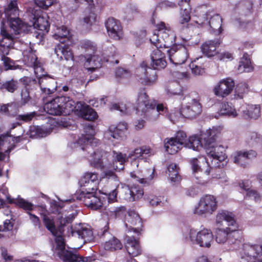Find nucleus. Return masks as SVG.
Listing matches in <instances>:
<instances>
[{
    "instance_id": "nucleus-1",
    "label": "nucleus",
    "mask_w": 262,
    "mask_h": 262,
    "mask_svg": "<svg viewBox=\"0 0 262 262\" xmlns=\"http://www.w3.org/2000/svg\"><path fill=\"white\" fill-rule=\"evenodd\" d=\"M54 2L55 0H35L36 6L32 10L34 21L29 25L23 22L18 17H12V16H16L18 10L16 0H11L4 11L7 19L10 21L9 31L12 32L16 36L18 37V35L22 33L29 31L33 26L34 29L41 30L44 32H48L50 29L48 17L46 14L39 15L37 8L47 9Z\"/></svg>"
},
{
    "instance_id": "nucleus-2",
    "label": "nucleus",
    "mask_w": 262,
    "mask_h": 262,
    "mask_svg": "<svg viewBox=\"0 0 262 262\" xmlns=\"http://www.w3.org/2000/svg\"><path fill=\"white\" fill-rule=\"evenodd\" d=\"M219 134L218 128L213 127L206 131L203 137L204 146L208 156L213 159L212 164L215 167L223 168L227 164V156L224 147L215 143L216 137Z\"/></svg>"
},
{
    "instance_id": "nucleus-3",
    "label": "nucleus",
    "mask_w": 262,
    "mask_h": 262,
    "mask_svg": "<svg viewBox=\"0 0 262 262\" xmlns=\"http://www.w3.org/2000/svg\"><path fill=\"white\" fill-rule=\"evenodd\" d=\"M4 20L2 21L1 34L2 38L0 40V54L5 70L16 69L13 61L6 55L9 54L10 50L14 48V44L17 40L18 36L10 32L8 33L3 28Z\"/></svg>"
},
{
    "instance_id": "nucleus-4",
    "label": "nucleus",
    "mask_w": 262,
    "mask_h": 262,
    "mask_svg": "<svg viewBox=\"0 0 262 262\" xmlns=\"http://www.w3.org/2000/svg\"><path fill=\"white\" fill-rule=\"evenodd\" d=\"M43 222L46 228L56 237L55 253L56 255L63 262H66L65 243L63 238L64 221L63 223H61V225L57 229L55 228L53 220L46 216L43 217Z\"/></svg>"
},
{
    "instance_id": "nucleus-5",
    "label": "nucleus",
    "mask_w": 262,
    "mask_h": 262,
    "mask_svg": "<svg viewBox=\"0 0 262 262\" xmlns=\"http://www.w3.org/2000/svg\"><path fill=\"white\" fill-rule=\"evenodd\" d=\"M187 103L183 106L180 112L172 113L168 115L169 119L174 123L181 116L185 118L192 119L201 114L202 111V105L200 102V97L196 94Z\"/></svg>"
},
{
    "instance_id": "nucleus-6",
    "label": "nucleus",
    "mask_w": 262,
    "mask_h": 262,
    "mask_svg": "<svg viewBox=\"0 0 262 262\" xmlns=\"http://www.w3.org/2000/svg\"><path fill=\"white\" fill-rule=\"evenodd\" d=\"M67 237L69 241L72 237L77 239L81 238L84 243H90L94 241L93 232L90 226L85 224H76L68 227Z\"/></svg>"
},
{
    "instance_id": "nucleus-7",
    "label": "nucleus",
    "mask_w": 262,
    "mask_h": 262,
    "mask_svg": "<svg viewBox=\"0 0 262 262\" xmlns=\"http://www.w3.org/2000/svg\"><path fill=\"white\" fill-rule=\"evenodd\" d=\"M136 75L137 80L145 85L154 84L157 80L156 72L149 68L145 61H142L136 69Z\"/></svg>"
},
{
    "instance_id": "nucleus-8",
    "label": "nucleus",
    "mask_w": 262,
    "mask_h": 262,
    "mask_svg": "<svg viewBox=\"0 0 262 262\" xmlns=\"http://www.w3.org/2000/svg\"><path fill=\"white\" fill-rule=\"evenodd\" d=\"M217 208V202L212 195L207 194L201 198L194 210V213L198 215L212 214Z\"/></svg>"
},
{
    "instance_id": "nucleus-9",
    "label": "nucleus",
    "mask_w": 262,
    "mask_h": 262,
    "mask_svg": "<svg viewBox=\"0 0 262 262\" xmlns=\"http://www.w3.org/2000/svg\"><path fill=\"white\" fill-rule=\"evenodd\" d=\"M189 237L193 243L199 245L201 247H209L213 240V235L211 231L207 229L197 231L191 229L189 231Z\"/></svg>"
},
{
    "instance_id": "nucleus-10",
    "label": "nucleus",
    "mask_w": 262,
    "mask_h": 262,
    "mask_svg": "<svg viewBox=\"0 0 262 262\" xmlns=\"http://www.w3.org/2000/svg\"><path fill=\"white\" fill-rule=\"evenodd\" d=\"M243 251V259L248 262H262V242L255 244H244Z\"/></svg>"
},
{
    "instance_id": "nucleus-11",
    "label": "nucleus",
    "mask_w": 262,
    "mask_h": 262,
    "mask_svg": "<svg viewBox=\"0 0 262 262\" xmlns=\"http://www.w3.org/2000/svg\"><path fill=\"white\" fill-rule=\"evenodd\" d=\"M76 200L83 202L84 205L93 210L100 208L103 205V201L98 197L93 194V192H86L82 191L79 195L74 194Z\"/></svg>"
},
{
    "instance_id": "nucleus-12",
    "label": "nucleus",
    "mask_w": 262,
    "mask_h": 262,
    "mask_svg": "<svg viewBox=\"0 0 262 262\" xmlns=\"http://www.w3.org/2000/svg\"><path fill=\"white\" fill-rule=\"evenodd\" d=\"M166 52L168 54L169 60L175 65L184 63L188 57L187 49L182 46H180L178 48L177 46H173Z\"/></svg>"
},
{
    "instance_id": "nucleus-13",
    "label": "nucleus",
    "mask_w": 262,
    "mask_h": 262,
    "mask_svg": "<svg viewBox=\"0 0 262 262\" xmlns=\"http://www.w3.org/2000/svg\"><path fill=\"white\" fill-rule=\"evenodd\" d=\"M53 37L59 41L55 48V54L59 60H62L66 58V28H57Z\"/></svg>"
},
{
    "instance_id": "nucleus-14",
    "label": "nucleus",
    "mask_w": 262,
    "mask_h": 262,
    "mask_svg": "<svg viewBox=\"0 0 262 262\" xmlns=\"http://www.w3.org/2000/svg\"><path fill=\"white\" fill-rule=\"evenodd\" d=\"M99 180L98 174L95 172L85 173L79 180L81 187H83L86 192L95 191L98 189Z\"/></svg>"
},
{
    "instance_id": "nucleus-15",
    "label": "nucleus",
    "mask_w": 262,
    "mask_h": 262,
    "mask_svg": "<svg viewBox=\"0 0 262 262\" xmlns=\"http://www.w3.org/2000/svg\"><path fill=\"white\" fill-rule=\"evenodd\" d=\"M65 97H57L45 103L44 110L49 114L60 115L64 110Z\"/></svg>"
},
{
    "instance_id": "nucleus-16",
    "label": "nucleus",
    "mask_w": 262,
    "mask_h": 262,
    "mask_svg": "<svg viewBox=\"0 0 262 262\" xmlns=\"http://www.w3.org/2000/svg\"><path fill=\"white\" fill-rule=\"evenodd\" d=\"M234 86V82L231 78L224 79L214 86L213 92L216 96L224 98L231 93Z\"/></svg>"
},
{
    "instance_id": "nucleus-17",
    "label": "nucleus",
    "mask_w": 262,
    "mask_h": 262,
    "mask_svg": "<svg viewBox=\"0 0 262 262\" xmlns=\"http://www.w3.org/2000/svg\"><path fill=\"white\" fill-rule=\"evenodd\" d=\"M156 27L158 31V35L166 43L164 44V46L168 47L175 43L176 34L168 25H166L164 23L160 22L156 25Z\"/></svg>"
},
{
    "instance_id": "nucleus-18",
    "label": "nucleus",
    "mask_w": 262,
    "mask_h": 262,
    "mask_svg": "<svg viewBox=\"0 0 262 262\" xmlns=\"http://www.w3.org/2000/svg\"><path fill=\"white\" fill-rule=\"evenodd\" d=\"M203 19L201 22L203 26H209L213 31L217 32L218 34L222 32V19L220 15L207 13L203 16Z\"/></svg>"
},
{
    "instance_id": "nucleus-19",
    "label": "nucleus",
    "mask_w": 262,
    "mask_h": 262,
    "mask_svg": "<svg viewBox=\"0 0 262 262\" xmlns=\"http://www.w3.org/2000/svg\"><path fill=\"white\" fill-rule=\"evenodd\" d=\"M84 134H82L77 141V144L79 145L82 150L85 149L84 147L82 146L83 144L85 145L86 148H89V145L92 146L98 142L97 140L94 137L95 129L92 125H86L84 127Z\"/></svg>"
},
{
    "instance_id": "nucleus-20",
    "label": "nucleus",
    "mask_w": 262,
    "mask_h": 262,
    "mask_svg": "<svg viewBox=\"0 0 262 262\" xmlns=\"http://www.w3.org/2000/svg\"><path fill=\"white\" fill-rule=\"evenodd\" d=\"M215 240L219 244L225 243L231 237L237 239L240 237L238 228L227 227L226 229H217L215 231Z\"/></svg>"
},
{
    "instance_id": "nucleus-21",
    "label": "nucleus",
    "mask_w": 262,
    "mask_h": 262,
    "mask_svg": "<svg viewBox=\"0 0 262 262\" xmlns=\"http://www.w3.org/2000/svg\"><path fill=\"white\" fill-rule=\"evenodd\" d=\"M105 25L108 35L111 38L116 40H119L121 38L122 27L119 20L112 17L108 18Z\"/></svg>"
},
{
    "instance_id": "nucleus-22",
    "label": "nucleus",
    "mask_w": 262,
    "mask_h": 262,
    "mask_svg": "<svg viewBox=\"0 0 262 262\" xmlns=\"http://www.w3.org/2000/svg\"><path fill=\"white\" fill-rule=\"evenodd\" d=\"M154 107V104L149 100L148 95L144 92V90L141 91L138 95L136 103L137 112L147 114L150 108H152Z\"/></svg>"
},
{
    "instance_id": "nucleus-23",
    "label": "nucleus",
    "mask_w": 262,
    "mask_h": 262,
    "mask_svg": "<svg viewBox=\"0 0 262 262\" xmlns=\"http://www.w3.org/2000/svg\"><path fill=\"white\" fill-rule=\"evenodd\" d=\"M191 164L193 173L201 172L202 174L208 176L213 169L210 167L206 159L203 157L193 158L191 160Z\"/></svg>"
},
{
    "instance_id": "nucleus-24",
    "label": "nucleus",
    "mask_w": 262,
    "mask_h": 262,
    "mask_svg": "<svg viewBox=\"0 0 262 262\" xmlns=\"http://www.w3.org/2000/svg\"><path fill=\"white\" fill-rule=\"evenodd\" d=\"M124 198L129 202H133L141 198L144 194L143 190L139 186L129 187L124 185L122 187Z\"/></svg>"
},
{
    "instance_id": "nucleus-25",
    "label": "nucleus",
    "mask_w": 262,
    "mask_h": 262,
    "mask_svg": "<svg viewBox=\"0 0 262 262\" xmlns=\"http://www.w3.org/2000/svg\"><path fill=\"white\" fill-rule=\"evenodd\" d=\"M150 58L151 66L154 69L161 70L165 68L167 65L165 55L163 51L156 49L152 51Z\"/></svg>"
},
{
    "instance_id": "nucleus-26",
    "label": "nucleus",
    "mask_w": 262,
    "mask_h": 262,
    "mask_svg": "<svg viewBox=\"0 0 262 262\" xmlns=\"http://www.w3.org/2000/svg\"><path fill=\"white\" fill-rule=\"evenodd\" d=\"M155 169L152 167L144 168L141 172H138L137 174L130 172L132 178L136 179L140 183L144 185L149 184L154 177Z\"/></svg>"
},
{
    "instance_id": "nucleus-27",
    "label": "nucleus",
    "mask_w": 262,
    "mask_h": 262,
    "mask_svg": "<svg viewBox=\"0 0 262 262\" xmlns=\"http://www.w3.org/2000/svg\"><path fill=\"white\" fill-rule=\"evenodd\" d=\"M224 221L227 223L229 227L238 228V225L234 219V215L231 212L226 210H222L217 213L215 219L216 224L222 226Z\"/></svg>"
},
{
    "instance_id": "nucleus-28",
    "label": "nucleus",
    "mask_w": 262,
    "mask_h": 262,
    "mask_svg": "<svg viewBox=\"0 0 262 262\" xmlns=\"http://www.w3.org/2000/svg\"><path fill=\"white\" fill-rule=\"evenodd\" d=\"M38 84L41 91L46 94H52L56 88L55 81L48 75H43L38 79Z\"/></svg>"
},
{
    "instance_id": "nucleus-29",
    "label": "nucleus",
    "mask_w": 262,
    "mask_h": 262,
    "mask_svg": "<svg viewBox=\"0 0 262 262\" xmlns=\"http://www.w3.org/2000/svg\"><path fill=\"white\" fill-rule=\"evenodd\" d=\"M221 44L219 39L210 40L205 42L201 47L202 53L207 57H212L217 53V48Z\"/></svg>"
},
{
    "instance_id": "nucleus-30",
    "label": "nucleus",
    "mask_w": 262,
    "mask_h": 262,
    "mask_svg": "<svg viewBox=\"0 0 262 262\" xmlns=\"http://www.w3.org/2000/svg\"><path fill=\"white\" fill-rule=\"evenodd\" d=\"M239 111L246 119H256L260 115V107L257 105H243L240 107Z\"/></svg>"
},
{
    "instance_id": "nucleus-31",
    "label": "nucleus",
    "mask_w": 262,
    "mask_h": 262,
    "mask_svg": "<svg viewBox=\"0 0 262 262\" xmlns=\"http://www.w3.org/2000/svg\"><path fill=\"white\" fill-rule=\"evenodd\" d=\"M107 155L108 153L102 150L94 152L89 158L91 165L96 168L102 169L104 167L103 160Z\"/></svg>"
},
{
    "instance_id": "nucleus-32",
    "label": "nucleus",
    "mask_w": 262,
    "mask_h": 262,
    "mask_svg": "<svg viewBox=\"0 0 262 262\" xmlns=\"http://www.w3.org/2000/svg\"><path fill=\"white\" fill-rule=\"evenodd\" d=\"M125 248L128 254L132 257L141 254V249L139 242L134 237H129L126 240Z\"/></svg>"
},
{
    "instance_id": "nucleus-33",
    "label": "nucleus",
    "mask_w": 262,
    "mask_h": 262,
    "mask_svg": "<svg viewBox=\"0 0 262 262\" xmlns=\"http://www.w3.org/2000/svg\"><path fill=\"white\" fill-rule=\"evenodd\" d=\"M75 199L74 195L71 199H67V231H68V227L72 225L71 223L78 213V207L75 204L70 205L68 204L69 202L71 203L73 201H74Z\"/></svg>"
},
{
    "instance_id": "nucleus-34",
    "label": "nucleus",
    "mask_w": 262,
    "mask_h": 262,
    "mask_svg": "<svg viewBox=\"0 0 262 262\" xmlns=\"http://www.w3.org/2000/svg\"><path fill=\"white\" fill-rule=\"evenodd\" d=\"M127 129V124L125 122H120L115 127L113 132H112V128L105 133V138L111 139L112 137L114 139H118L122 138L125 132Z\"/></svg>"
},
{
    "instance_id": "nucleus-35",
    "label": "nucleus",
    "mask_w": 262,
    "mask_h": 262,
    "mask_svg": "<svg viewBox=\"0 0 262 262\" xmlns=\"http://www.w3.org/2000/svg\"><path fill=\"white\" fill-rule=\"evenodd\" d=\"M20 80L24 82L25 88L21 90V100L20 103L23 105L27 103L30 100L31 97L29 95V92L27 86L29 84H34L36 83L35 79H32L28 77H24L20 79Z\"/></svg>"
},
{
    "instance_id": "nucleus-36",
    "label": "nucleus",
    "mask_w": 262,
    "mask_h": 262,
    "mask_svg": "<svg viewBox=\"0 0 262 262\" xmlns=\"http://www.w3.org/2000/svg\"><path fill=\"white\" fill-rule=\"evenodd\" d=\"M78 108H80L77 115L88 120H94L97 117L96 112L89 105L85 104H79Z\"/></svg>"
},
{
    "instance_id": "nucleus-37",
    "label": "nucleus",
    "mask_w": 262,
    "mask_h": 262,
    "mask_svg": "<svg viewBox=\"0 0 262 262\" xmlns=\"http://www.w3.org/2000/svg\"><path fill=\"white\" fill-rule=\"evenodd\" d=\"M88 56V57L84 56L86 61L84 63V67L85 69L93 72L101 67V63L98 56L92 54H89Z\"/></svg>"
},
{
    "instance_id": "nucleus-38",
    "label": "nucleus",
    "mask_w": 262,
    "mask_h": 262,
    "mask_svg": "<svg viewBox=\"0 0 262 262\" xmlns=\"http://www.w3.org/2000/svg\"><path fill=\"white\" fill-rule=\"evenodd\" d=\"M155 104L152 108H150L146 116L151 121L156 120L160 115L167 116V108L163 104H159L157 105L156 109L155 108Z\"/></svg>"
},
{
    "instance_id": "nucleus-39",
    "label": "nucleus",
    "mask_w": 262,
    "mask_h": 262,
    "mask_svg": "<svg viewBox=\"0 0 262 262\" xmlns=\"http://www.w3.org/2000/svg\"><path fill=\"white\" fill-rule=\"evenodd\" d=\"M182 147L173 138L165 140L164 147L166 151L169 154L173 155L177 153Z\"/></svg>"
},
{
    "instance_id": "nucleus-40",
    "label": "nucleus",
    "mask_w": 262,
    "mask_h": 262,
    "mask_svg": "<svg viewBox=\"0 0 262 262\" xmlns=\"http://www.w3.org/2000/svg\"><path fill=\"white\" fill-rule=\"evenodd\" d=\"M29 58H30V64L33 67L34 73L38 79L42 77L43 75H46L43 73V69L42 67L41 63L38 60L36 55L34 54H31Z\"/></svg>"
},
{
    "instance_id": "nucleus-41",
    "label": "nucleus",
    "mask_w": 262,
    "mask_h": 262,
    "mask_svg": "<svg viewBox=\"0 0 262 262\" xmlns=\"http://www.w3.org/2000/svg\"><path fill=\"white\" fill-rule=\"evenodd\" d=\"M239 72H250L253 70L250 59L248 55L245 53L241 58L238 67Z\"/></svg>"
},
{
    "instance_id": "nucleus-42",
    "label": "nucleus",
    "mask_w": 262,
    "mask_h": 262,
    "mask_svg": "<svg viewBox=\"0 0 262 262\" xmlns=\"http://www.w3.org/2000/svg\"><path fill=\"white\" fill-rule=\"evenodd\" d=\"M125 224L126 227L141 225V219L136 212L134 211H129L125 216Z\"/></svg>"
},
{
    "instance_id": "nucleus-43",
    "label": "nucleus",
    "mask_w": 262,
    "mask_h": 262,
    "mask_svg": "<svg viewBox=\"0 0 262 262\" xmlns=\"http://www.w3.org/2000/svg\"><path fill=\"white\" fill-rule=\"evenodd\" d=\"M18 88V82L17 80L11 79L0 83V90H5L9 93H13Z\"/></svg>"
},
{
    "instance_id": "nucleus-44",
    "label": "nucleus",
    "mask_w": 262,
    "mask_h": 262,
    "mask_svg": "<svg viewBox=\"0 0 262 262\" xmlns=\"http://www.w3.org/2000/svg\"><path fill=\"white\" fill-rule=\"evenodd\" d=\"M185 147L191 148L194 150H200L202 148V144L198 136H192L188 139Z\"/></svg>"
},
{
    "instance_id": "nucleus-45",
    "label": "nucleus",
    "mask_w": 262,
    "mask_h": 262,
    "mask_svg": "<svg viewBox=\"0 0 262 262\" xmlns=\"http://www.w3.org/2000/svg\"><path fill=\"white\" fill-rule=\"evenodd\" d=\"M179 168L174 163L169 164L168 167L169 177L172 182H178L180 181V176L179 174Z\"/></svg>"
},
{
    "instance_id": "nucleus-46",
    "label": "nucleus",
    "mask_w": 262,
    "mask_h": 262,
    "mask_svg": "<svg viewBox=\"0 0 262 262\" xmlns=\"http://www.w3.org/2000/svg\"><path fill=\"white\" fill-rule=\"evenodd\" d=\"M151 149L149 147L143 146L140 148H137L135 149L134 150L130 151L128 157L132 158L134 157V158H139L143 156V155H147L151 154Z\"/></svg>"
},
{
    "instance_id": "nucleus-47",
    "label": "nucleus",
    "mask_w": 262,
    "mask_h": 262,
    "mask_svg": "<svg viewBox=\"0 0 262 262\" xmlns=\"http://www.w3.org/2000/svg\"><path fill=\"white\" fill-rule=\"evenodd\" d=\"M122 245L121 242L114 237L105 242L104 248L106 250L113 251L121 249Z\"/></svg>"
},
{
    "instance_id": "nucleus-48",
    "label": "nucleus",
    "mask_w": 262,
    "mask_h": 262,
    "mask_svg": "<svg viewBox=\"0 0 262 262\" xmlns=\"http://www.w3.org/2000/svg\"><path fill=\"white\" fill-rule=\"evenodd\" d=\"M220 113L222 115H227L229 116L236 117L237 115L236 111L231 103L228 102L222 104Z\"/></svg>"
},
{
    "instance_id": "nucleus-49",
    "label": "nucleus",
    "mask_w": 262,
    "mask_h": 262,
    "mask_svg": "<svg viewBox=\"0 0 262 262\" xmlns=\"http://www.w3.org/2000/svg\"><path fill=\"white\" fill-rule=\"evenodd\" d=\"M234 163L244 166L247 163V159L245 151H239L234 153L231 156Z\"/></svg>"
},
{
    "instance_id": "nucleus-50",
    "label": "nucleus",
    "mask_w": 262,
    "mask_h": 262,
    "mask_svg": "<svg viewBox=\"0 0 262 262\" xmlns=\"http://www.w3.org/2000/svg\"><path fill=\"white\" fill-rule=\"evenodd\" d=\"M248 91V86L245 83H240L236 85L234 91V98L242 99Z\"/></svg>"
},
{
    "instance_id": "nucleus-51",
    "label": "nucleus",
    "mask_w": 262,
    "mask_h": 262,
    "mask_svg": "<svg viewBox=\"0 0 262 262\" xmlns=\"http://www.w3.org/2000/svg\"><path fill=\"white\" fill-rule=\"evenodd\" d=\"M191 8L181 9L179 22L184 26H187V24L190 20Z\"/></svg>"
},
{
    "instance_id": "nucleus-52",
    "label": "nucleus",
    "mask_w": 262,
    "mask_h": 262,
    "mask_svg": "<svg viewBox=\"0 0 262 262\" xmlns=\"http://www.w3.org/2000/svg\"><path fill=\"white\" fill-rule=\"evenodd\" d=\"M191 8L181 9L179 22L184 26H187V24L190 20Z\"/></svg>"
},
{
    "instance_id": "nucleus-53",
    "label": "nucleus",
    "mask_w": 262,
    "mask_h": 262,
    "mask_svg": "<svg viewBox=\"0 0 262 262\" xmlns=\"http://www.w3.org/2000/svg\"><path fill=\"white\" fill-rule=\"evenodd\" d=\"M247 141L252 145H258L262 144V136L257 133H250L247 135Z\"/></svg>"
},
{
    "instance_id": "nucleus-54",
    "label": "nucleus",
    "mask_w": 262,
    "mask_h": 262,
    "mask_svg": "<svg viewBox=\"0 0 262 262\" xmlns=\"http://www.w3.org/2000/svg\"><path fill=\"white\" fill-rule=\"evenodd\" d=\"M67 114L70 115V113L74 112L77 115L80 108H78V105L79 104H82L81 102H75L70 98H67Z\"/></svg>"
},
{
    "instance_id": "nucleus-55",
    "label": "nucleus",
    "mask_w": 262,
    "mask_h": 262,
    "mask_svg": "<svg viewBox=\"0 0 262 262\" xmlns=\"http://www.w3.org/2000/svg\"><path fill=\"white\" fill-rule=\"evenodd\" d=\"M88 262V258L80 257L76 252L67 249V262Z\"/></svg>"
},
{
    "instance_id": "nucleus-56",
    "label": "nucleus",
    "mask_w": 262,
    "mask_h": 262,
    "mask_svg": "<svg viewBox=\"0 0 262 262\" xmlns=\"http://www.w3.org/2000/svg\"><path fill=\"white\" fill-rule=\"evenodd\" d=\"M67 60L71 59L73 60V54L71 50H68V46H70L74 43V39L73 38V34L70 31L67 30Z\"/></svg>"
},
{
    "instance_id": "nucleus-57",
    "label": "nucleus",
    "mask_w": 262,
    "mask_h": 262,
    "mask_svg": "<svg viewBox=\"0 0 262 262\" xmlns=\"http://www.w3.org/2000/svg\"><path fill=\"white\" fill-rule=\"evenodd\" d=\"M81 48L85 51H90L89 54H93L96 48L94 42L89 40H83L81 41Z\"/></svg>"
},
{
    "instance_id": "nucleus-58",
    "label": "nucleus",
    "mask_w": 262,
    "mask_h": 262,
    "mask_svg": "<svg viewBox=\"0 0 262 262\" xmlns=\"http://www.w3.org/2000/svg\"><path fill=\"white\" fill-rule=\"evenodd\" d=\"M15 203L24 210L31 211L33 209V204L23 199H19L17 200Z\"/></svg>"
},
{
    "instance_id": "nucleus-59",
    "label": "nucleus",
    "mask_w": 262,
    "mask_h": 262,
    "mask_svg": "<svg viewBox=\"0 0 262 262\" xmlns=\"http://www.w3.org/2000/svg\"><path fill=\"white\" fill-rule=\"evenodd\" d=\"M168 94L180 95L181 94L180 86L177 83H172L166 89Z\"/></svg>"
},
{
    "instance_id": "nucleus-60",
    "label": "nucleus",
    "mask_w": 262,
    "mask_h": 262,
    "mask_svg": "<svg viewBox=\"0 0 262 262\" xmlns=\"http://www.w3.org/2000/svg\"><path fill=\"white\" fill-rule=\"evenodd\" d=\"M173 138L177 140L182 146H186L188 139H187V136L185 132L183 131L178 132L176 137Z\"/></svg>"
},
{
    "instance_id": "nucleus-61",
    "label": "nucleus",
    "mask_w": 262,
    "mask_h": 262,
    "mask_svg": "<svg viewBox=\"0 0 262 262\" xmlns=\"http://www.w3.org/2000/svg\"><path fill=\"white\" fill-rule=\"evenodd\" d=\"M116 76L121 79H128L130 78V73L122 68H118L116 71Z\"/></svg>"
},
{
    "instance_id": "nucleus-62",
    "label": "nucleus",
    "mask_w": 262,
    "mask_h": 262,
    "mask_svg": "<svg viewBox=\"0 0 262 262\" xmlns=\"http://www.w3.org/2000/svg\"><path fill=\"white\" fill-rule=\"evenodd\" d=\"M113 153L115 161L119 162L121 165L122 166L127 161L128 157L126 154L115 151H113Z\"/></svg>"
},
{
    "instance_id": "nucleus-63",
    "label": "nucleus",
    "mask_w": 262,
    "mask_h": 262,
    "mask_svg": "<svg viewBox=\"0 0 262 262\" xmlns=\"http://www.w3.org/2000/svg\"><path fill=\"white\" fill-rule=\"evenodd\" d=\"M102 193L106 195L109 203H114L117 201V196L118 194L117 188L113 190L109 193H107L106 192Z\"/></svg>"
},
{
    "instance_id": "nucleus-64",
    "label": "nucleus",
    "mask_w": 262,
    "mask_h": 262,
    "mask_svg": "<svg viewBox=\"0 0 262 262\" xmlns=\"http://www.w3.org/2000/svg\"><path fill=\"white\" fill-rule=\"evenodd\" d=\"M246 198L253 200L255 202L260 200V195L257 191L253 190H249L246 193Z\"/></svg>"
}]
</instances>
